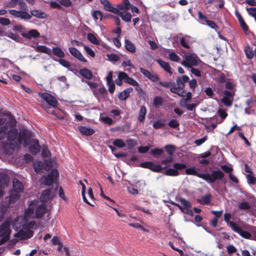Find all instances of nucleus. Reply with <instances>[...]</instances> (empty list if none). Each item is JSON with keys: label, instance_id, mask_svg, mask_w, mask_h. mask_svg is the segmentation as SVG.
Returning <instances> with one entry per match:
<instances>
[{"label": "nucleus", "instance_id": "obj_1", "mask_svg": "<svg viewBox=\"0 0 256 256\" xmlns=\"http://www.w3.org/2000/svg\"><path fill=\"white\" fill-rule=\"evenodd\" d=\"M224 176V173L220 169H217L212 170L210 174L204 173L202 180L208 183L213 184L217 180H221Z\"/></svg>", "mask_w": 256, "mask_h": 256}, {"label": "nucleus", "instance_id": "obj_2", "mask_svg": "<svg viewBox=\"0 0 256 256\" xmlns=\"http://www.w3.org/2000/svg\"><path fill=\"white\" fill-rule=\"evenodd\" d=\"M31 138V132L26 129H22L18 134V141L20 144L23 142L24 146L26 147L30 144Z\"/></svg>", "mask_w": 256, "mask_h": 256}, {"label": "nucleus", "instance_id": "obj_3", "mask_svg": "<svg viewBox=\"0 0 256 256\" xmlns=\"http://www.w3.org/2000/svg\"><path fill=\"white\" fill-rule=\"evenodd\" d=\"M198 60H200L196 55L194 54H190L184 56L181 64L185 67L191 68L198 64Z\"/></svg>", "mask_w": 256, "mask_h": 256}, {"label": "nucleus", "instance_id": "obj_4", "mask_svg": "<svg viewBox=\"0 0 256 256\" xmlns=\"http://www.w3.org/2000/svg\"><path fill=\"white\" fill-rule=\"evenodd\" d=\"M7 142L8 146L9 148L14 149L16 146V140L18 138V130L16 128L10 129L7 132Z\"/></svg>", "mask_w": 256, "mask_h": 256}, {"label": "nucleus", "instance_id": "obj_5", "mask_svg": "<svg viewBox=\"0 0 256 256\" xmlns=\"http://www.w3.org/2000/svg\"><path fill=\"white\" fill-rule=\"evenodd\" d=\"M39 95L51 107L56 108L58 106V102L52 95L46 92L40 93Z\"/></svg>", "mask_w": 256, "mask_h": 256}, {"label": "nucleus", "instance_id": "obj_6", "mask_svg": "<svg viewBox=\"0 0 256 256\" xmlns=\"http://www.w3.org/2000/svg\"><path fill=\"white\" fill-rule=\"evenodd\" d=\"M58 176V170L56 169H54L48 173L46 176L44 177V180L42 182V184L48 186H50L54 184V180Z\"/></svg>", "mask_w": 256, "mask_h": 256}, {"label": "nucleus", "instance_id": "obj_7", "mask_svg": "<svg viewBox=\"0 0 256 256\" xmlns=\"http://www.w3.org/2000/svg\"><path fill=\"white\" fill-rule=\"evenodd\" d=\"M8 12L10 14L17 18H20L23 20H30L32 18L31 15L26 12V10H10Z\"/></svg>", "mask_w": 256, "mask_h": 256}, {"label": "nucleus", "instance_id": "obj_8", "mask_svg": "<svg viewBox=\"0 0 256 256\" xmlns=\"http://www.w3.org/2000/svg\"><path fill=\"white\" fill-rule=\"evenodd\" d=\"M177 201L180 202V204L175 202H172V204L178 208L183 212H186L185 210L191 208L190 202L183 198H178Z\"/></svg>", "mask_w": 256, "mask_h": 256}, {"label": "nucleus", "instance_id": "obj_9", "mask_svg": "<svg viewBox=\"0 0 256 256\" xmlns=\"http://www.w3.org/2000/svg\"><path fill=\"white\" fill-rule=\"evenodd\" d=\"M10 222L7 220L4 222L0 226V238L6 235L10 236Z\"/></svg>", "mask_w": 256, "mask_h": 256}, {"label": "nucleus", "instance_id": "obj_10", "mask_svg": "<svg viewBox=\"0 0 256 256\" xmlns=\"http://www.w3.org/2000/svg\"><path fill=\"white\" fill-rule=\"evenodd\" d=\"M21 36L26 39L31 40L38 38L40 36V33L36 30L32 29L27 32H22Z\"/></svg>", "mask_w": 256, "mask_h": 256}, {"label": "nucleus", "instance_id": "obj_11", "mask_svg": "<svg viewBox=\"0 0 256 256\" xmlns=\"http://www.w3.org/2000/svg\"><path fill=\"white\" fill-rule=\"evenodd\" d=\"M69 52L70 54L75 58L82 62H86V60L84 57L81 52L76 48L70 47L69 48Z\"/></svg>", "mask_w": 256, "mask_h": 256}, {"label": "nucleus", "instance_id": "obj_12", "mask_svg": "<svg viewBox=\"0 0 256 256\" xmlns=\"http://www.w3.org/2000/svg\"><path fill=\"white\" fill-rule=\"evenodd\" d=\"M30 151L32 154H36L40 152V146L36 139L32 140L29 146Z\"/></svg>", "mask_w": 256, "mask_h": 256}, {"label": "nucleus", "instance_id": "obj_13", "mask_svg": "<svg viewBox=\"0 0 256 256\" xmlns=\"http://www.w3.org/2000/svg\"><path fill=\"white\" fill-rule=\"evenodd\" d=\"M46 212V206L45 204H42L38 206L36 210V218H42Z\"/></svg>", "mask_w": 256, "mask_h": 256}, {"label": "nucleus", "instance_id": "obj_14", "mask_svg": "<svg viewBox=\"0 0 256 256\" xmlns=\"http://www.w3.org/2000/svg\"><path fill=\"white\" fill-rule=\"evenodd\" d=\"M232 230L234 232L238 233L242 237L244 238H250L252 236V234L250 232L242 230L238 224H236Z\"/></svg>", "mask_w": 256, "mask_h": 256}, {"label": "nucleus", "instance_id": "obj_15", "mask_svg": "<svg viewBox=\"0 0 256 256\" xmlns=\"http://www.w3.org/2000/svg\"><path fill=\"white\" fill-rule=\"evenodd\" d=\"M189 78L186 75H183L182 76H179L176 80V82L178 88L180 90H183L185 87V82H188Z\"/></svg>", "mask_w": 256, "mask_h": 256}, {"label": "nucleus", "instance_id": "obj_16", "mask_svg": "<svg viewBox=\"0 0 256 256\" xmlns=\"http://www.w3.org/2000/svg\"><path fill=\"white\" fill-rule=\"evenodd\" d=\"M33 235L32 231L25 232L20 230L15 234L14 236L21 240H26L31 238Z\"/></svg>", "mask_w": 256, "mask_h": 256}, {"label": "nucleus", "instance_id": "obj_17", "mask_svg": "<svg viewBox=\"0 0 256 256\" xmlns=\"http://www.w3.org/2000/svg\"><path fill=\"white\" fill-rule=\"evenodd\" d=\"M14 192L16 193H20L24 190V186L22 182L15 178L13 180Z\"/></svg>", "mask_w": 256, "mask_h": 256}, {"label": "nucleus", "instance_id": "obj_18", "mask_svg": "<svg viewBox=\"0 0 256 256\" xmlns=\"http://www.w3.org/2000/svg\"><path fill=\"white\" fill-rule=\"evenodd\" d=\"M132 88H128L124 90L118 95V98L120 100H126L129 96L130 94L133 91Z\"/></svg>", "mask_w": 256, "mask_h": 256}, {"label": "nucleus", "instance_id": "obj_19", "mask_svg": "<svg viewBox=\"0 0 256 256\" xmlns=\"http://www.w3.org/2000/svg\"><path fill=\"white\" fill-rule=\"evenodd\" d=\"M78 130L82 134L86 136H90L94 134L95 132V131L94 129L88 128L84 126H78Z\"/></svg>", "mask_w": 256, "mask_h": 256}, {"label": "nucleus", "instance_id": "obj_20", "mask_svg": "<svg viewBox=\"0 0 256 256\" xmlns=\"http://www.w3.org/2000/svg\"><path fill=\"white\" fill-rule=\"evenodd\" d=\"M185 172L188 175H192L196 176L200 178L203 179L204 173H199L196 172V168L192 166L191 168H187Z\"/></svg>", "mask_w": 256, "mask_h": 256}, {"label": "nucleus", "instance_id": "obj_21", "mask_svg": "<svg viewBox=\"0 0 256 256\" xmlns=\"http://www.w3.org/2000/svg\"><path fill=\"white\" fill-rule=\"evenodd\" d=\"M156 62L160 64V66L167 72L172 74L171 70V68L170 64L162 60L161 59H157Z\"/></svg>", "mask_w": 256, "mask_h": 256}, {"label": "nucleus", "instance_id": "obj_22", "mask_svg": "<svg viewBox=\"0 0 256 256\" xmlns=\"http://www.w3.org/2000/svg\"><path fill=\"white\" fill-rule=\"evenodd\" d=\"M80 74L88 80H91L92 78V72L87 68H82L79 71Z\"/></svg>", "mask_w": 256, "mask_h": 256}, {"label": "nucleus", "instance_id": "obj_23", "mask_svg": "<svg viewBox=\"0 0 256 256\" xmlns=\"http://www.w3.org/2000/svg\"><path fill=\"white\" fill-rule=\"evenodd\" d=\"M232 218V214L230 213H226L224 215V220L226 223V224L232 230L237 224L234 222L230 221Z\"/></svg>", "mask_w": 256, "mask_h": 256}, {"label": "nucleus", "instance_id": "obj_24", "mask_svg": "<svg viewBox=\"0 0 256 256\" xmlns=\"http://www.w3.org/2000/svg\"><path fill=\"white\" fill-rule=\"evenodd\" d=\"M118 15H119L122 19L126 22H130L131 20L132 15L131 14L128 12H122L118 10V14H116Z\"/></svg>", "mask_w": 256, "mask_h": 256}, {"label": "nucleus", "instance_id": "obj_25", "mask_svg": "<svg viewBox=\"0 0 256 256\" xmlns=\"http://www.w3.org/2000/svg\"><path fill=\"white\" fill-rule=\"evenodd\" d=\"M10 182V178L8 174L4 173H0V184L2 186H6Z\"/></svg>", "mask_w": 256, "mask_h": 256}, {"label": "nucleus", "instance_id": "obj_26", "mask_svg": "<svg viewBox=\"0 0 256 256\" xmlns=\"http://www.w3.org/2000/svg\"><path fill=\"white\" fill-rule=\"evenodd\" d=\"M244 52L246 58L248 60H251L254 58V54L252 48L248 44L244 48Z\"/></svg>", "mask_w": 256, "mask_h": 256}, {"label": "nucleus", "instance_id": "obj_27", "mask_svg": "<svg viewBox=\"0 0 256 256\" xmlns=\"http://www.w3.org/2000/svg\"><path fill=\"white\" fill-rule=\"evenodd\" d=\"M146 113V108L144 106H141L140 110L138 112V119L140 122H143L145 120V116Z\"/></svg>", "mask_w": 256, "mask_h": 256}, {"label": "nucleus", "instance_id": "obj_28", "mask_svg": "<svg viewBox=\"0 0 256 256\" xmlns=\"http://www.w3.org/2000/svg\"><path fill=\"white\" fill-rule=\"evenodd\" d=\"M32 46L34 48L36 52H43L46 54H50V50L46 46Z\"/></svg>", "mask_w": 256, "mask_h": 256}, {"label": "nucleus", "instance_id": "obj_29", "mask_svg": "<svg viewBox=\"0 0 256 256\" xmlns=\"http://www.w3.org/2000/svg\"><path fill=\"white\" fill-rule=\"evenodd\" d=\"M124 43L125 48L128 51L132 53H134L136 52V46L130 40H125Z\"/></svg>", "mask_w": 256, "mask_h": 256}, {"label": "nucleus", "instance_id": "obj_30", "mask_svg": "<svg viewBox=\"0 0 256 256\" xmlns=\"http://www.w3.org/2000/svg\"><path fill=\"white\" fill-rule=\"evenodd\" d=\"M52 52L54 56L60 58H64L65 56L64 52L60 47L56 46L53 48Z\"/></svg>", "mask_w": 256, "mask_h": 256}, {"label": "nucleus", "instance_id": "obj_31", "mask_svg": "<svg viewBox=\"0 0 256 256\" xmlns=\"http://www.w3.org/2000/svg\"><path fill=\"white\" fill-rule=\"evenodd\" d=\"M31 16H34L39 18H46V14L40 10H32L30 11Z\"/></svg>", "mask_w": 256, "mask_h": 256}, {"label": "nucleus", "instance_id": "obj_32", "mask_svg": "<svg viewBox=\"0 0 256 256\" xmlns=\"http://www.w3.org/2000/svg\"><path fill=\"white\" fill-rule=\"evenodd\" d=\"M33 168L36 173H40L42 172L44 165L41 161H38L34 164Z\"/></svg>", "mask_w": 256, "mask_h": 256}, {"label": "nucleus", "instance_id": "obj_33", "mask_svg": "<svg viewBox=\"0 0 256 256\" xmlns=\"http://www.w3.org/2000/svg\"><path fill=\"white\" fill-rule=\"evenodd\" d=\"M50 191L49 189L44 190L41 194L40 199L42 202H46L48 200Z\"/></svg>", "mask_w": 256, "mask_h": 256}, {"label": "nucleus", "instance_id": "obj_34", "mask_svg": "<svg viewBox=\"0 0 256 256\" xmlns=\"http://www.w3.org/2000/svg\"><path fill=\"white\" fill-rule=\"evenodd\" d=\"M212 195L210 194H206L202 197L201 200L199 202L202 204L206 205L210 204L211 201Z\"/></svg>", "mask_w": 256, "mask_h": 256}, {"label": "nucleus", "instance_id": "obj_35", "mask_svg": "<svg viewBox=\"0 0 256 256\" xmlns=\"http://www.w3.org/2000/svg\"><path fill=\"white\" fill-rule=\"evenodd\" d=\"M164 174L166 176H176L179 175L180 173L178 171L176 170L174 168H168L164 172Z\"/></svg>", "mask_w": 256, "mask_h": 256}, {"label": "nucleus", "instance_id": "obj_36", "mask_svg": "<svg viewBox=\"0 0 256 256\" xmlns=\"http://www.w3.org/2000/svg\"><path fill=\"white\" fill-rule=\"evenodd\" d=\"M149 169L154 172H160L164 168L160 165L156 164L151 162Z\"/></svg>", "mask_w": 256, "mask_h": 256}, {"label": "nucleus", "instance_id": "obj_37", "mask_svg": "<svg viewBox=\"0 0 256 256\" xmlns=\"http://www.w3.org/2000/svg\"><path fill=\"white\" fill-rule=\"evenodd\" d=\"M168 126L174 129H178L180 126L179 122L176 119H172L168 122Z\"/></svg>", "mask_w": 256, "mask_h": 256}, {"label": "nucleus", "instance_id": "obj_38", "mask_svg": "<svg viewBox=\"0 0 256 256\" xmlns=\"http://www.w3.org/2000/svg\"><path fill=\"white\" fill-rule=\"evenodd\" d=\"M87 38L90 42L94 44H99V40L92 33H88L87 34Z\"/></svg>", "mask_w": 256, "mask_h": 256}, {"label": "nucleus", "instance_id": "obj_39", "mask_svg": "<svg viewBox=\"0 0 256 256\" xmlns=\"http://www.w3.org/2000/svg\"><path fill=\"white\" fill-rule=\"evenodd\" d=\"M236 84L232 82L230 79L226 82L225 88L226 89L229 90H235L236 91Z\"/></svg>", "mask_w": 256, "mask_h": 256}, {"label": "nucleus", "instance_id": "obj_40", "mask_svg": "<svg viewBox=\"0 0 256 256\" xmlns=\"http://www.w3.org/2000/svg\"><path fill=\"white\" fill-rule=\"evenodd\" d=\"M163 100L160 96H156L153 100V104L156 108H159L162 104Z\"/></svg>", "mask_w": 256, "mask_h": 256}, {"label": "nucleus", "instance_id": "obj_41", "mask_svg": "<svg viewBox=\"0 0 256 256\" xmlns=\"http://www.w3.org/2000/svg\"><path fill=\"white\" fill-rule=\"evenodd\" d=\"M234 98L223 97L221 100V102L226 106L230 107L232 106Z\"/></svg>", "mask_w": 256, "mask_h": 256}, {"label": "nucleus", "instance_id": "obj_42", "mask_svg": "<svg viewBox=\"0 0 256 256\" xmlns=\"http://www.w3.org/2000/svg\"><path fill=\"white\" fill-rule=\"evenodd\" d=\"M206 22L211 28L214 29L216 32H219V27L212 20H210L208 19H206Z\"/></svg>", "mask_w": 256, "mask_h": 256}, {"label": "nucleus", "instance_id": "obj_43", "mask_svg": "<svg viewBox=\"0 0 256 256\" xmlns=\"http://www.w3.org/2000/svg\"><path fill=\"white\" fill-rule=\"evenodd\" d=\"M8 126L6 125L3 126L0 128V140L4 139L7 134Z\"/></svg>", "mask_w": 256, "mask_h": 256}, {"label": "nucleus", "instance_id": "obj_44", "mask_svg": "<svg viewBox=\"0 0 256 256\" xmlns=\"http://www.w3.org/2000/svg\"><path fill=\"white\" fill-rule=\"evenodd\" d=\"M164 148L168 152V154L170 156H172L173 155L174 152L175 151L176 147L173 145L168 144L165 146Z\"/></svg>", "mask_w": 256, "mask_h": 256}, {"label": "nucleus", "instance_id": "obj_45", "mask_svg": "<svg viewBox=\"0 0 256 256\" xmlns=\"http://www.w3.org/2000/svg\"><path fill=\"white\" fill-rule=\"evenodd\" d=\"M18 194L15 192L14 193V192H12L10 196V201L12 202H15L18 200L20 198V195Z\"/></svg>", "mask_w": 256, "mask_h": 256}, {"label": "nucleus", "instance_id": "obj_46", "mask_svg": "<svg viewBox=\"0 0 256 256\" xmlns=\"http://www.w3.org/2000/svg\"><path fill=\"white\" fill-rule=\"evenodd\" d=\"M104 9L108 12H113L114 14H118V9L112 6L111 4L108 3V5L104 6Z\"/></svg>", "mask_w": 256, "mask_h": 256}, {"label": "nucleus", "instance_id": "obj_47", "mask_svg": "<svg viewBox=\"0 0 256 256\" xmlns=\"http://www.w3.org/2000/svg\"><path fill=\"white\" fill-rule=\"evenodd\" d=\"M113 144L120 148H122L126 146V144L122 139H116L114 140Z\"/></svg>", "mask_w": 256, "mask_h": 256}, {"label": "nucleus", "instance_id": "obj_48", "mask_svg": "<svg viewBox=\"0 0 256 256\" xmlns=\"http://www.w3.org/2000/svg\"><path fill=\"white\" fill-rule=\"evenodd\" d=\"M235 90H224L222 93L224 94V97L228 98H234L235 96Z\"/></svg>", "mask_w": 256, "mask_h": 256}, {"label": "nucleus", "instance_id": "obj_49", "mask_svg": "<svg viewBox=\"0 0 256 256\" xmlns=\"http://www.w3.org/2000/svg\"><path fill=\"white\" fill-rule=\"evenodd\" d=\"M92 16L95 20L100 18V20L102 19V14L100 10H94L92 13Z\"/></svg>", "mask_w": 256, "mask_h": 256}, {"label": "nucleus", "instance_id": "obj_50", "mask_svg": "<svg viewBox=\"0 0 256 256\" xmlns=\"http://www.w3.org/2000/svg\"><path fill=\"white\" fill-rule=\"evenodd\" d=\"M164 152V150L162 148H156L150 150V154L154 156H158L162 154Z\"/></svg>", "mask_w": 256, "mask_h": 256}, {"label": "nucleus", "instance_id": "obj_51", "mask_svg": "<svg viewBox=\"0 0 256 256\" xmlns=\"http://www.w3.org/2000/svg\"><path fill=\"white\" fill-rule=\"evenodd\" d=\"M173 167L176 170L178 171L185 169L186 166L184 164L176 162L174 164Z\"/></svg>", "mask_w": 256, "mask_h": 256}, {"label": "nucleus", "instance_id": "obj_52", "mask_svg": "<svg viewBox=\"0 0 256 256\" xmlns=\"http://www.w3.org/2000/svg\"><path fill=\"white\" fill-rule=\"evenodd\" d=\"M238 208L240 210H248L250 208V204L248 202H243L238 204Z\"/></svg>", "mask_w": 256, "mask_h": 256}, {"label": "nucleus", "instance_id": "obj_53", "mask_svg": "<svg viewBox=\"0 0 256 256\" xmlns=\"http://www.w3.org/2000/svg\"><path fill=\"white\" fill-rule=\"evenodd\" d=\"M164 123L162 122L161 120H157L155 121L152 124V126L155 129H159L164 126Z\"/></svg>", "mask_w": 256, "mask_h": 256}, {"label": "nucleus", "instance_id": "obj_54", "mask_svg": "<svg viewBox=\"0 0 256 256\" xmlns=\"http://www.w3.org/2000/svg\"><path fill=\"white\" fill-rule=\"evenodd\" d=\"M16 4H18L20 6V8L22 10H26L28 6L26 3L23 0H18L15 2Z\"/></svg>", "mask_w": 256, "mask_h": 256}, {"label": "nucleus", "instance_id": "obj_55", "mask_svg": "<svg viewBox=\"0 0 256 256\" xmlns=\"http://www.w3.org/2000/svg\"><path fill=\"white\" fill-rule=\"evenodd\" d=\"M169 58L173 62H178L180 60L179 56L174 52H172L168 54Z\"/></svg>", "mask_w": 256, "mask_h": 256}, {"label": "nucleus", "instance_id": "obj_56", "mask_svg": "<svg viewBox=\"0 0 256 256\" xmlns=\"http://www.w3.org/2000/svg\"><path fill=\"white\" fill-rule=\"evenodd\" d=\"M140 70L143 75L148 80L152 74L150 73L148 70L142 68H140Z\"/></svg>", "mask_w": 256, "mask_h": 256}, {"label": "nucleus", "instance_id": "obj_57", "mask_svg": "<svg viewBox=\"0 0 256 256\" xmlns=\"http://www.w3.org/2000/svg\"><path fill=\"white\" fill-rule=\"evenodd\" d=\"M180 44L181 46L184 48H190L188 42L186 39V37H182L180 39Z\"/></svg>", "mask_w": 256, "mask_h": 256}, {"label": "nucleus", "instance_id": "obj_58", "mask_svg": "<svg viewBox=\"0 0 256 256\" xmlns=\"http://www.w3.org/2000/svg\"><path fill=\"white\" fill-rule=\"evenodd\" d=\"M246 10L250 15L254 18L256 22V8H247Z\"/></svg>", "mask_w": 256, "mask_h": 256}, {"label": "nucleus", "instance_id": "obj_59", "mask_svg": "<svg viewBox=\"0 0 256 256\" xmlns=\"http://www.w3.org/2000/svg\"><path fill=\"white\" fill-rule=\"evenodd\" d=\"M125 82L136 86H137L139 85L138 83L136 80H134L132 78L129 77V76H128L127 80H125Z\"/></svg>", "mask_w": 256, "mask_h": 256}, {"label": "nucleus", "instance_id": "obj_60", "mask_svg": "<svg viewBox=\"0 0 256 256\" xmlns=\"http://www.w3.org/2000/svg\"><path fill=\"white\" fill-rule=\"evenodd\" d=\"M246 178L248 181V182L252 184H254L256 183V178L254 176L250 174H248L246 175Z\"/></svg>", "mask_w": 256, "mask_h": 256}, {"label": "nucleus", "instance_id": "obj_61", "mask_svg": "<svg viewBox=\"0 0 256 256\" xmlns=\"http://www.w3.org/2000/svg\"><path fill=\"white\" fill-rule=\"evenodd\" d=\"M107 56L108 60L112 62H118L120 59L119 56L115 54H108Z\"/></svg>", "mask_w": 256, "mask_h": 256}, {"label": "nucleus", "instance_id": "obj_62", "mask_svg": "<svg viewBox=\"0 0 256 256\" xmlns=\"http://www.w3.org/2000/svg\"><path fill=\"white\" fill-rule=\"evenodd\" d=\"M58 2L60 6L66 7H70L72 6V2L70 0H59Z\"/></svg>", "mask_w": 256, "mask_h": 256}, {"label": "nucleus", "instance_id": "obj_63", "mask_svg": "<svg viewBox=\"0 0 256 256\" xmlns=\"http://www.w3.org/2000/svg\"><path fill=\"white\" fill-rule=\"evenodd\" d=\"M58 62L61 65L65 68H68L70 66V62L67 60L63 59L62 58H60L58 60Z\"/></svg>", "mask_w": 256, "mask_h": 256}, {"label": "nucleus", "instance_id": "obj_64", "mask_svg": "<svg viewBox=\"0 0 256 256\" xmlns=\"http://www.w3.org/2000/svg\"><path fill=\"white\" fill-rule=\"evenodd\" d=\"M126 142L129 149L132 148L137 144L136 142L133 139H128Z\"/></svg>", "mask_w": 256, "mask_h": 256}]
</instances>
